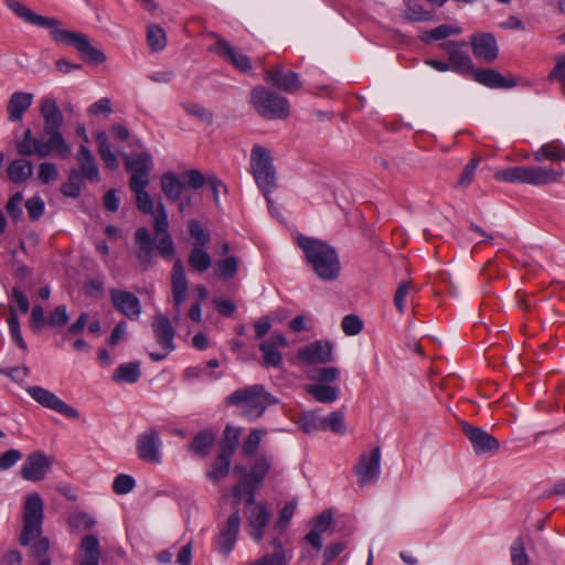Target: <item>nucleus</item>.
Segmentation results:
<instances>
[{
	"label": "nucleus",
	"mask_w": 565,
	"mask_h": 565,
	"mask_svg": "<svg viewBox=\"0 0 565 565\" xmlns=\"http://www.w3.org/2000/svg\"><path fill=\"white\" fill-rule=\"evenodd\" d=\"M6 4L13 13L25 22L49 29L50 35L54 42L73 46L86 62L100 64L106 61L104 52L94 46L88 36L81 32L61 29L60 20L40 15L15 0H6Z\"/></svg>",
	"instance_id": "obj_1"
},
{
	"label": "nucleus",
	"mask_w": 565,
	"mask_h": 565,
	"mask_svg": "<svg viewBox=\"0 0 565 565\" xmlns=\"http://www.w3.org/2000/svg\"><path fill=\"white\" fill-rule=\"evenodd\" d=\"M297 245L302 249L307 264L319 279L334 281L341 274V262L337 249L324 241L298 234Z\"/></svg>",
	"instance_id": "obj_2"
},
{
	"label": "nucleus",
	"mask_w": 565,
	"mask_h": 565,
	"mask_svg": "<svg viewBox=\"0 0 565 565\" xmlns=\"http://www.w3.org/2000/svg\"><path fill=\"white\" fill-rule=\"evenodd\" d=\"M43 522V501L39 494L33 493L26 498L23 510V529L19 542L23 546L30 545V554L44 557L50 548V542L41 536Z\"/></svg>",
	"instance_id": "obj_3"
},
{
	"label": "nucleus",
	"mask_w": 565,
	"mask_h": 565,
	"mask_svg": "<svg viewBox=\"0 0 565 565\" xmlns=\"http://www.w3.org/2000/svg\"><path fill=\"white\" fill-rule=\"evenodd\" d=\"M225 403L238 407L247 419L255 420L265 413L268 405L276 404L277 399L263 385L256 384L234 391L226 397Z\"/></svg>",
	"instance_id": "obj_4"
},
{
	"label": "nucleus",
	"mask_w": 565,
	"mask_h": 565,
	"mask_svg": "<svg viewBox=\"0 0 565 565\" xmlns=\"http://www.w3.org/2000/svg\"><path fill=\"white\" fill-rule=\"evenodd\" d=\"M565 172L561 168L543 166L512 167L495 172L494 178L503 182H520L535 186L559 182Z\"/></svg>",
	"instance_id": "obj_5"
},
{
	"label": "nucleus",
	"mask_w": 565,
	"mask_h": 565,
	"mask_svg": "<svg viewBox=\"0 0 565 565\" xmlns=\"http://www.w3.org/2000/svg\"><path fill=\"white\" fill-rule=\"evenodd\" d=\"M250 170L259 190L265 194L268 205L273 201L269 193L277 188L276 169L269 151L259 145H255L250 151Z\"/></svg>",
	"instance_id": "obj_6"
},
{
	"label": "nucleus",
	"mask_w": 565,
	"mask_h": 565,
	"mask_svg": "<svg viewBox=\"0 0 565 565\" xmlns=\"http://www.w3.org/2000/svg\"><path fill=\"white\" fill-rule=\"evenodd\" d=\"M204 183L205 178L199 170H189L180 174L167 172L160 180L161 190L171 202L179 201L188 189L199 190Z\"/></svg>",
	"instance_id": "obj_7"
},
{
	"label": "nucleus",
	"mask_w": 565,
	"mask_h": 565,
	"mask_svg": "<svg viewBox=\"0 0 565 565\" xmlns=\"http://www.w3.org/2000/svg\"><path fill=\"white\" fill-rule=\"evenodd\" d=\"M250 103L256 111L266 119H285L290 113L288 99L264 86L253 88Z\"/></svg>",
	"instance_id": "obj_8"
},
{
	"label": "nucleus",
	"mask_w": 565,
	"mask_h": 565,
	"mask_svg": "<svg viewBox=\"0 0 565 565\" xmlns=\"http://www.w3.org/2000/svg\"><path fill=\"white\" fill-rule=\"evenodd\" d=\"M447 57L452 72L469 76L473 72V62L467 51L465 41H446L439 44Z\"/></svg>",
	"instance_id": "obj_9"
},
{
	"label": "nucleus",
	"mask_w": 565,
	"mask_h": 565,
	"mask_svg": "<svg viewBox=\"0 0 565 565\" xmlns=\"http://www.w3.org/2000/svg\"><path fill=\"white\" fill-rule=\"evenodd\" d=\"M381 448L375 447L371 452H362L353 468L360 487L377 481L380 477Z\"/></svg>",
	"instance_id": "obj_10"
},
{
	"label": "nucleus",
	"mask_w": 565,
	"mask_h": 565,
	"mask_svg": "<svg viewBox=\"0 0 565 565\" xmlns=\"http://www.w3.org/2000/svg\"><path fill=\"white\" fill-rule=\"evenodd\" d=\"M125 161L127 171L131 173L129 186H148L153 167L151 156L148 152H140L126 156Z\"/></svg>",
	"instance_id": "obj_11"
},
{
	"label": "nucleus",
	"mask_w": 565,
	"mask_h": 565,
	"mask_svg": "<svg viewBox=\"0 0 565 565\" xmlns=\"http://www.w3.org/2000/svg\"><path fill=\"white\" fill-rule=\"evenodd\" d=\"M26 392L43 407L53 409L68 418H79V413L74 407L67 405L51 391L41 386H30L26 388Z\"/></svg>",
	"instance_id": "obj_12"
},
{
	"label": "nucleus",
	"mask_w": 565,
	"mask_h": 565,
	"mask_svg": "<svg viewBox=\"0 0 565 565\" xmlns=\"http://www.w3.org/2000/svg\"><path fill=\"white\" fill-rule=\"evenodd\" d=\"M53 459L42 451L31 452L20 469V475L28 481H41L51 470Z\"/></svg>",
	"instance_id": "obj_13"
},
{
	"label": "nucleus",
	"mask_w": 565,
	"mask_h": 565,
	"mask_svg": "<svg viewBox=\"0 0 565 565\" xmlns=\"http://www.w3.org/2000/svg\"><path fill=\"white\" fill-rule=\"evenodd\" d=\"M162 443L159 433L154 429H148L142 433L136 444L137 454L139 458L149 463L161 462V449Z\"/></svg>",
	"instance_id": "obj_14"
},
{
	"label": "nucleus",
	"mask_w": 565,
	"mask_h": 565,
	"mask_svg": "<svg viewBox=\"0 0 565 565\" xmlns=\"http://www.w3.org/2000/svg\"><path fill=\"white\" fill-rule=\"evenodd\" d=\"M460 427L477 454L494 452L499 449V441L482 428L475 427L467 422H461Z\"/></svg>",
	"instance_id": "obj_15"
},
{
	"label": "nucleus",
	"mask_w": 565,
	"mask_h": 565,
	"mask_svg": "<svg viewBox=\"0 0 565 565\" xmlns=\"http://www.w3.org/2000/svg\"><path fill=\"white\" fill-rule=\"evenodd\" d=\"M470 44L476 58L492 63L499 55V46L491 33H475L470 36Z\"/></svg>",
	"instance_id": "obj_16"
},
{
	"label": "nucleus",
	"mask_w": 565,
	"mask_h": 565,
	"mask_svg": "<svg viewBox=\"0 0 565 565\" xmlns=\"http://www.w3.org/2000/svg\"><path fill=\"white\" fill-rule=\"evenodd\" d=\"M189 284L183 263L181 259H177L171 270V291L177 313L180 312V308L186 299Z\"/></svg>",
	"instance_id": "obj_17"
},
{
	"label": "nucleus",
	"mask_w": 565,
	"mask_h": 565,
	"mask_svg": "<svg viewBox=\"0 0 565 565\" xmlns=\"http://www.w3.org/2000/svg\"><path fill=\"white\" fill-rule=\"evenodd\" d=\"M136 245V257L143 270L149 269L153 264V241L147 227H139L134 235Z\"/></svg>",
	"instance_id": "obj_18"
},
{
	"label": "nucleus",
	"mask_w": 565,
	"mask_h": 565,
	"mask_svg": "<svg viewBox=\"0 0 565 565\" xmlns=\"http://www.w3.org/2000/svg\"><path fill=\"white\" fill-rule=\"evenodd\" d=\"M110 299L114 307L130 320H136L141 313L139 299L129 291L113 289Z\"/></svg>",
	"instance_id": "obj_19"
},
{
	"label": "nucleus",
	"mask_w": 565,
	"mask_h": 565,
	"mask_svg": "<svg viewBox=\"0 0 565 565\" xmlns=\"http://www.w3.org/2000/svg\"><path fill=\"white\" fill-rule=\"evenodd\" d=\"M332 344L316 341L298 351V359L308 364H326L332 361Z\"/></svg>",
	"instance_id": "obj_20"
},
{
	"label": "nucleus",
	"mask_w": 565,
	"mask_h": 565,
	"mask_svg": "<svg viewBox=\"0 0 565 565\" xmlns=\"http://www.w3.org/2000/svg\"><path fill=\"white\" fill-rule=\"evenodd\" d=\"M239 526L241 516L238 510H236L228 516L225 525L221 529L217 536V544L221 553L225 555L231 553L236 543L239 533Z\"/></svg>",
	"instance_id": "obj_21"
},
{
	"label": "nucleus",
	"mask_w": 565,
	"mask_h": 565,
	"mask_svg": "<svg viewBox=\"0 0 565 565\" xmlns=\"http://www.w3.org/2000/svg\"><path fill=\"white\" fill-rule=\"evenodd\" d=\"M151 326L157 343L167 352L173 351L174 329L169 318L163 313H156Z\"/></svg>",
	"instance_id": "obj_22"
},
{
	"label": "nucleus",
	"mask_w": 565,
	"mask_h": 565,
	"mask_svg": "<svg viewBox=\"0 0 565 565\" xmlns=\"http://www.w3.org/2000/svg\"><path fill=\"white\" fill-rule=\"evenodd\" d=\"M264 78L276 88L287 93H295L301 86L297 73L292 71L285 72L281 66L266 71Z\"/></svg>",
	"instance_id": "obj_23"
},
{
	"label": "nucleus",
	"mask_w": 565,
	"mask_h": 565,
	"mask_svg": "<svg viewBox=\"0 0 565 565\" xmlns=\"http://www.w3.org/2000/svg\"><path fill=\"white\" fill-rule=\"evenodd\" d=\"M49 139L46 142H42L38 149V157L45 158L50 153H55L61 158H67L71 153V148L66 140L62 136L60 130L43 131Z\"/></svg>",
	"instance_id": "obj_24"
},
{
	"label": "nucleus",
	"mask_w": 565,
	"mask_h": 565,
	"mask_svg": "<svg viewBox=\"0 0 565 565\" xmlns=\"http://www.w3.org/2000/svg\"><path fill=\"white\" fill-rule=\"evenodd\" d=\"M213 51L230 61L241 72H247L250 70V61L248 56L236 51L230 42L220 36H217Z\"/></svg>",
	"instance_id": "obj_25"
},
{
	"label": "nucleus",
	"mask_w": 565,
	"mask_h": 565,
	"mask_svg": "<svg viewBox=\"0 0 565 565\" xmlns=\"http://www.w3.org/2000/svg\"><path fill=\"white\" fill-rule=\"evenodd\" d=\"M40 113L44 121L43 131L61 130L64 117L55 99L49 97L43 98Z\"/></svg>",
	"instance_id": "obj_26"
},
{
	"label": "nucleus",
	"mask_w": 565,
	"mask_h": 565,
	"mask_svg": "<svg viewBox=\"0 0 565 565\" xmlns=\"http://www.w3.org/2000/svg\"><path fill=\"white\" fill-rule=\"evenodd\" d=\"M33 94L25 92H14L7 103V114L9 121H20L23 114L31 107Z\"/></svg>",
	"instance_id": "obj_27"
},
{
	"label": "nucleus",
	"mask_w": 565,
	"mask_h": 565,
	"mask_svg": "<svg viewBox=\"0 0 565 565\" xmlns=\"http://www.w3.org/2000/svg\"><path fill=\"white\" fill-rule=\"evenodd\" d=\"M469 76L490 88H510L515 85L513 78H505L495 70H477L473 67V72Z\"/></svg>",
	"instance_id": "obj_28"
},
{
	"label": "nucleus",
	"mask_w": 565,
	"mask_h": 565,
	"mask_svg": "<svg viewBox=\"0 0 565 565\" xmlns=\"http://www.w3.org/2000/svg\"><path fill=\"white\" fill-rule=\"evenodd\" d=\"M76 161L79 166L81 175L89 181L97 182L99 180V170L95 158L90 150L81 145L76 154Z\"/></svg>",
	"instance_id": "obj_29"
},
{
	"label": "nucleus",
	"mask_w": 565,
	"mask_h": 565,
	"mask_svg": "<svg viewBox=\"0 0 565 565\" xmlns=\"http://www.w3.org/2000/svg\"><path fill=\"white\" fill-rule=\"evenodd\" d=\"M533 159L535 162L565 161V147L557 140L545 142L536 151L533 152Z\"/></svg>",
	"instance_id": "obj_30"
},
{
	"label": "nucleus",
	"mask_w": 565,
	"mask_h": 565,
	"mask_svg": "<svg viewBox=\"0 0 565 565\" xmlns=\"http://www.w3.org/2000/svg\"><path fill=\"white\" fill-rule=\"evenodd\" d=\"M100 547L95 535H85L81 542L79 565H99Z\"/></svg>",
	"instance_id": "obj_31"
},
{
	"label": "nucleus",
	"mask_w": 565,
	"mask_h": 565,
	"mask_svg": "<svg viewBox=\"0 0 565 565\" xmlns=\"http://www.w3.org/2000/svg\"><path fill=\"white\" fill-rule=\"evenodd\" d=\"M269 513L262 503L256 504L248 515V524L253 529L250 535L254 540L260 541L264 535V529L268 524Z\"/></svg>",
	"instance_id": "obj_32"
},
{
	"label": "nucleus",
	"mask_w": 565,
	"mask_h": 565,
	"mask_svg": "<svg viewBox=\"0 0 565 565\" xmlns=\"http://www.w3.org/2000/svg\"><path fill=\"white\" fill-rule=\"evenodd\" d=\"M273 458L266 454L256 457L253 466L250 467L247 481L249 483L259 486L266 478L271 468Z\"/></svg>",
	"instance_id": "obj_33"
},
{
	"label": "nucleus",
	"mask_w": 565,
	"mask_h": 565,
	"mask_svg": "<svg viewBox=\"0 0 565 565\" xmlns=\"http://www.w3.org/2000/svg\"><path fill=\"white\" fill-rule=\"evenodd\" d=\"M8 179L13 183H21L28 180L33 173V164L25 159L13 160L8 169Z\"/></svg>",
	"instance_id": "obj_34"
},
{
	"label": "nucleus",
	"mask_w": 565,
	"mask_h": 565,
	"mask_svg": "<svg viewBox=\"0 0 565 565\" xmlns=\"http://www.w3.org/2000/svg\"><path fill=\"white\" fill-rule=\"evenodd\" d=\"M203 247L193 246L188 256L190 268L199 274L206 271L212 266V257Z\"/></svg>",
	"instance_id": "obj_35"
},
{
	"label": "nucleus",
	"mask_w": 565,
	"mask_h": 565,
	"mask_svg": "<svg viewBox=\"0 0 565 565\" xmlns=\"http://www.w3.org/2000/svg\"><path fill=\"white\" fill-rule=\"evenodd\" d=\"M215 436L211 430L200 431L189 446V450L200 457H206L214 445Z\"/></svg>",
	"instance_id": "obj_36"
},
{
	"label": "nucleus",
	"mask_w": 565,
	"mask_h": 565,
	"mask_svg": "<svg viewBox=\"0 0 565 565\" xmlns=\"http://www.w3.org/2000/svg\"><path fill=\"white\" fill-rule=\"evenodd\" d=\"M141 375L139 362H128L120 364L114 372L111 379L114 382L136 383Z\"/></svg>",
	"instance_id": "obj_37"
},
{
	"label": "nucleus",
	"mask_w": 565,
	"mask_h": 565,
	"mask_svg": "<svg viewBox=\"0 0 565 565\" xmlns=\"http://www.w3.org/2000/svg\"><path fill=\"white\" fill-rule=\"evenodd\" d=\"M95 139L98 145V153L105 166L111 170H116L119 166L118 160L115 153L111 151L106 132L98 131L95 136Z\"/></svg>",
	"instance_id": "obj_38"
},
{
	"label": "nucleus",
	"mask_w": 565,
	"mask_h": 565,
	"mask_svg": "<svg viewBox=\"0 0 565 565\" xmlns=\"http://www.w3.org/2000/svg\"><path fill=\"white\" fill-rule=\"evenodd\" d=\"M306 392L320 403H333L338 399L340 391L337 386L311 384L306 386Z\"/></svg>",
	"instance_id": "obj_39"
},
{
	"label": "nucleus",
	"mask_w": 565,
	"mask_h": 565,
	"mask_svg": "<svg viewBox=\"0 0 565 565\" xmlns=\"http://www.w3.org/2000/svg\"><path fill=\"white\" fill-rule=\"evenodd\" d=\"M241 433V428L230 425L225 427L223 438L221 440V454L232 457L238 446Z\"/></svg>",
	"instance_id": "obj_40"
},
{
	"label": "nucleus",
	"mask_w": 565,
	"mask_h": 565,
	"mask_svg": "<svg viewBox=\"0 0 565 565\" xmlns=\"http://www.w3.org/2000/svg\"><path fill=\"white\" fill-rule=\"evenodd\" d=\"M460 33L461 29L459 26L440 24L429 31H426L420 39L426 43H430L431 41L444 40L451 35H459Z\"/></svg>",
	"instance_id": "obj_41"
},
{
	"label": "nucleus",
	"mask_w": 565,
	"mask_h": 565,
	"mask_svg": "<svg viewBox=\"0 0 565 565\" xmlns=\"http://www.w3.org/2000/svg\"><path fill=\"white\" fill-rule=\"evenodd\" d=\"M231 457L220 454L212 465V469L206 472V477L214 483L230 473Z\"/></svg>",
	"instance_id": "obj_42"
},
{
	"label": "nucleus",
	"mask_w": 565,
	"mask_h": 565,
	"mask_svg": "<svg viewBox=\"0 0 565 565\" xmlns=\"http://www.w3.org/2000/svg\"><path fill=\"white\" fill-rule=\"evenodd\" d=\"M404 17L408 21H428L431 19L429 11L425 10L418 0H405Z\"/></svg>",
	"instance_id": "obj_43"
},
{
	"label": "nucleus",
	"mask_w": 565,
	"mask_h": 565,
	"mask_svg": "<svg viewBox=\"0 0 565 565\" xmlns=\"http://www.w3.org/2000/svg\"><path fill=\"white\" fill-rule=\"evenodd\" d=\"M238 269V259L235 256H228L224 259H220L214 265V271L221 279L233 278Z\"/></svg>",
	"instance_id": "obj_44"
},
{
	"label": "nucleus",
	"mask_w": 565,
	"mask_h": 565,
	"mask_svg": "<svg viewBox=\"0 0 565 565\" xmlns=\"http://www.w3.org/2000/svg\"><path fill=\"white\" fill-rule=\"evenodd\" d=\"M267 435V430L263 428H254L249 431L246 439L242 445V452L244 456L255 455L259 448L263 438Z\"/></svg>",
	"instance_id": "obj_45"
},
{
	"label": "nucleus",
	"mask_w": 565,
	"mask_h": 565,
	"mask_svg": "<svg viewBox=\"0 0 565 565\" xmlns=\"http://www.w3.org/2000/svg\"><path fill=\"white\" fill-rule=\"evenodd\" d=\"M258 486L249 483L247 478H241L237 484L233 488V495L235 499V504H238L239 499L243 495H246V504H254L255 502V491Z\"/></svg>",
	"instance_id": "obj_46"
},
{
	"label": "nucleus",
	"mask_w": 565,
	"mask_h": 565,
	"mask_svg": "<svg viewBox=\"0 0 565 565\" xmlns=\"http://www.w3.org/2000/svg\"><path fill=\"white\" fill-rule=\"evenodd\" d=\"M136 195V204L140 212L143 214H153L154 203L150 194L147 192V186H129Z\"/></svg>",
	"instance_id": "obj_47"
},
{
	"label": "nucleus",
	"mask_w": 565,
	"mask_h": 565,
	"mask_svg": "<svg viewBox=\"0 0 565 565\" xmlns=\"http://www.w3.org/2000/svg\"><path fill=\"white\" fill-rule=\"evenodd\" d=\"M82 179L83 177L81 175V172L77 169H72L68 172L67 182H65L61 188V192L65 196L77 198L83 185Z\"/></svg>",
	"instance_id": "obj_48"
},
{
	"label": "nucleus",
	"mask_w": 565,
	"mask_h": 565,
	"mask_svg": "<svg viewBox=\"0 0 565 565\" xmlns=\"http://www.w3.org/2000/svg\"><path fill=\"white\" fill-rule=\"evenodd\" d=\"M147 41L153 52L163 50L167 44L164 30L157 24L148 25Z\"/></svg>",
	"instance_id": "obj_49"
},
{
	"label": "nucleus",
	"mask_w": 565,
	"mask_h": 565,
	"mask_svg": "<svg viewBox=\"0 0 565 565\" xmlns=\"http://www.w3.org/2000/svg\"><path fill=\"white\" fill-rule=\"evenodd\" d=\"M298 426L306 434L322 430V417L317 412L303 413L298 420Z\"/></svg>",
	"instance_id": "obj_50"
},
{
	"label": "nucleus",
	"mask_w": 565,
	"mask_h": 565,
	"mask_svg": "<svg viewBox=\"0 0 565 565\" xmlns=\"http://www.w3.org/2000/svg\"><path fill=\"white\" fill-rule=\"evenodd\" d=\"M322 430L330 429L335 434H344V412L342 409H338L332 412L329 416L322 417Z\"/></svg>",
	"instance_id": "obj_51"
},
{
	"label": "nucleus",
	"mask_w": 565,
	"mask_h": 565,
	"mask_svg": "<svg viewBox=\"0 0 565 565\" xmlns=\"http://www.w3.org/2000/svg\"><path fill=\"white\" fill-rule=\"evenodd\" d=\"M259 350L263 353V364L266 367H278L282 363V356L279 349L274 348L270 343L262 342Z\"/></svg>",
	"instance_id": "obj_52"
},
{
	"label": "nucleus",
	"mask_w": 565,
	"mask_h": 565,
	"mask_svg": "<svg viewBox=\"0 0 565 565\" xmlns=\"http://www.w3.org/2000/svg\"><path fill=\"white\" fill-rule=\"evenodd\" d=\"M8 327L12 340L21 348L26 349V344L21 335L20 322L13 306H9Z\"/></svg>",
	"instance_id": "obj_53"
},
{
	"label": "nucleus",
	"mask_w": 565,
	"mask_h": 565,
	"mask_svg": "<svg viewBox=\"0 0 565 565\" xmlns=\"http://www.w3.org/2000/svg\"><path fill=\"white\" fill-rule=\"evenodd\" d=\"M188 231L195 241L194 246H205L210 242V234L202 227L199 221L190 220Z\"/></svg>",
	"instance_id": "obj_54"
},
{
	"label": "nucleus",
	"mask_w": 565,
	"mask_h": 565,
	"mask_svg": "<svg viewBox=\"0 0 565 565\" xmlns=\"http://www.w3.org/2000/svg\"><path fill=\"white\" fill-rule=\"evenodd\" d=\"M169 221L164 205L158 201L156 207V217L153 223L154 233L157 236L164 235L168 232Z\"/></svg>",
	"instance_id": "obj_55"
},
{
	"label": "nucleus",
	"mask_w": 565,
	"mask_h": 565,
	"mask_svg": "<svg viewBox=\"0 0 565 565\" xmlns=\"http://www.w3.org/2000/svg\"><path fill=\"white\" fill-rule=\"evenodd\" d=\"M156 248L163 258L171 259L175 255L174 243L169 233L158 236Z\"/></svg>",
	"instance_id": "obj_56"
},
{
	"label": "nucleus",
	"mask_w": 565,
	"mask_h": 565,
	"mask_svg": "<svg viewBox=\"0 0 565 565\" xmlns=\"http://www.w3.org/2000/svg\"><path fill=\"white\" fill-rule=\"evenodd\" d=\"M511 561L513 565H529V556L521 537H518L511 545Z\"/></svg>",
	"instance_id": "obj_57"
},
{
	"label": "nucleus",
	"mask_w": 565,
	"mask_h": 565,
	"mask_svg": "<svg viewBox=\"0 0 565 565\" xmlns=\"http://www.w3.org/2000/svg\"><path fill=\"white\" fill-rule=\"evenodd\" d=\"M135 486L134 478L125 473L118 475L113 482V489L117 494H127L134 490Z\"/></svg>",
	"instance_id": "obj_58"
},
{
	"label": "nucleus",
	"mask_w": 565,
	"mask_h": 565,
	"mask_svg": "<svg viewBox=\"0 0 565 565\" xmlns=\"http://www.w3.org/2000/svg\"><path fill=\"white\" fill-rule=\"evenodd\" d=\"M341 327L347 335H356L363 329L362 320L355 315H348L342 319Z\"/></svg>",
	"instance_id": "obj_59"
},
{
	"label": "nucleus",
	"mask_w": 565,
	"mask_h": 565,
	"mask_svg": "<svg viewBox=\"0 0 565 565\" xmlns=\"http://www.w3.org/2000/svg\"><path fill=\"white\" fill-rule=\"evenodd\" d=\"M47 324V320L44 316V309L40 305H35L30 315V328L33 332L38 333L43 330Z\"/></svg>",
	"instance_id": "obj_60"
},
{
	"label": "nucleus",
	"mask_w": 565,
	"mask_h": 565,
	"mask_svg": "<svg viewBox=\"0 0 565 565\" xmlns=\"http://www.w3.org/2000/svg\"><path fill=\"white\" fill-rule=\"evenodd\" d=\"M57 177H58V171L54 163L43 162L39 166L38 178L42 183L47 184V183L56 180Z\"/></svg>",
	"instance_id": "obj_61"
},
{
	"label": "nucleus",
	"mask_w": 565,
	"mask_h": 565,
	"mask_svg": "<svg viewBox=\"0 0 565 565\" xmlns=\"http://www.w3.org/2000/svg\"><path fill=\"white\" fill-rule=\"evenodd\" d=\"M68 319L66 306L60 305L50 313L47 324L51 327H63L67 323Z\"/></svg>",
	"instance_id": "obj_62"
},
{
	"label": "nucleus",
	"mask_w": 565,
	"mask_h": 565,
	"mask_svg": "<svg viewBox=\"0 0 565 565\" xmlns=\"http://www.w3.org/2000/svg\"><path fill=\"white\" fill-rule=\"evenodd\" d=\"M28 215L32 221L39 220L44 213V202L39 196H33L25 202Z\"/></svg>",
	"instance_id": "obj_63"
},
{
	"label": "nucleus",
	"mask_w": 565,
	"mask_h": 565,
	"mask_svg": "<svg viewBox=\"0 0 565 565\" xmlns=\"http://www.w3.org/2000/svg\"><path fill=\"white\" fill-rule=\"evenodd\" d=\"M550 81H558L562 88L565 89V55L558 56L554 68L548 74Z\"/></svg>",
	"instance_id": "obj_64"
}]
</instances>
